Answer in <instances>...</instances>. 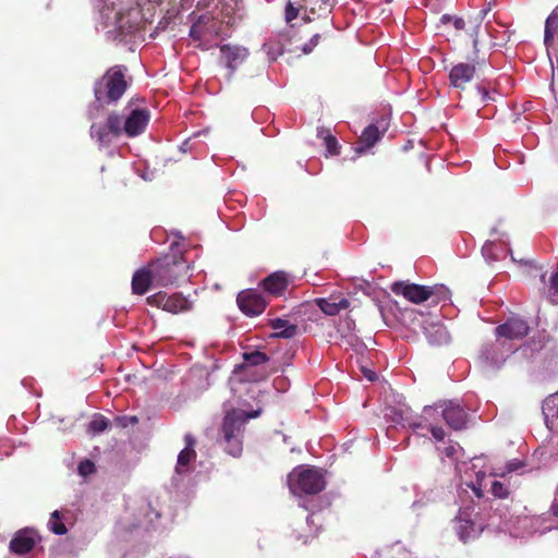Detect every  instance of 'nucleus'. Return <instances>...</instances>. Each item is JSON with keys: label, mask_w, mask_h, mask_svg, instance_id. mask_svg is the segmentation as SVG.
I'll return each mask as SVG.
<instances>
[{"label": "nucleus", "mask_w": 558, "mask_h": 558, "mask_svg": "<svg viewBox=\"0 0 558 558\" xmlns=\"http://www.w3.org/2000/svg\"><path fill=\"white\" fill-rule=\"evenodd\" d=\"M478 27H480V24H475L474 25V28L471 33V36L473 38V48H474V51L477 52V46H478Z\"/></svg>", "instance_id": "ea45409f"}, {"label": "nucleus", "mask_w": 558, "mask_h": 558, "mask_svg": "<svg viewBox=\"0 0 558 558\" xmlns=\"http://www.w3.org/2000/svg\"><path fill=\"white\" fill-rule=\"evenodd\" d=\"M363 371V374L364 376L369 380V381H374L376 378H377V375L375 372L371 371V369H366V368H362Z\"/></svg>", "instance_id": "a18cd8bd"}, {"label": "nucleus", "mask_w": 558, "mask_h": 558, "mask_svg": "<svg viewBox=\"0 0 558 558\" xmlns=\"http://www.w3.org/2000/svg\"><path fill=\"white\" fill-rule=\"evenodd\" d=\"M146 302L155 307L162 308L166 312L178 314L191 308L190 301L181 293L168 295L166 292L159 291L146 299Z\"/></svg>", "instance_id": "423d86ee"}, {"label": "nucleus", "mask_w": 558, "mask_h": 558, "mask_svg": "<svg viewBox=\"0 0 558 558\" xmlns=\"http://www.w3.org/2000/svg\"><path fill=\"white\" fill-rule=\"evenodd\" d=\"M546 299L551 304H558V271H555L549 277V286L545 292Z\"/></svg>", "instance_id": "c85d7f7f"}, {"label": "nucleus", "mask_w": 558, "mask_h": 558, "mask_svg": "<svg viewBox=\"0 0 558 558\" xmlns=\"http://www.w3.org/2000/svg\"><path fill=\"white\" fill-rule=\"evenodd\" d=\"M290 490L295 495H315L325 488V478L316 469H294L288 476Z\"/></svg>", "instance_id": "7ed1b4c3"}, {"label": "nucleus", "mask_w": 558, "mask_h": 558, "mask_svg": "<svg viewBox=\"0 0 558 558\" xmlns=\"http://www.w3.org/2000/svg\"><path fill=\"white\" fill-rule=\"evenodd\" d=\"M151 284L155 286V278H153L150 264L134 272L132 277V291L134 294H145Z\"/></svg>", "instance_id": "f3484780"}, {"label": "nucleus", "mask_w": 558, "mask_h": 558, "mask_svg": "<svg viewBox=\"0 0 558 558\" xmlns=\"http://www.w3.org/2000/svg\"><path fill=\"white\" fill-rule=\"evenodd\" d=\"M245 417L240 412H228L223 418L221 433L226 451L232 457H239L243 450V430Z\"/></svg>", "instance_id": "20e7f679"}, {"label": "nucleus", "mask_w": 558, "mask_h": 558, "mask_svg": "<svg viewBox=\"0 0 558 558\" xmlns=\"http://www.w3.org/2000/svg\"><path fill=\"white\" fill-rule=\"evenodd\" d=\"M149 118L150 114L147 109H133L124 120L122 119V132L129 137L142 134L148 124Z\"/></svg>", "instance_id": "9d476101"}, {"label": "nucleus", "mask_w": 558, "mask_h": 558, "mask_svg": "<svg viewBox=\"0 0 558 558\" xmlns=\"http://www.w3.org/2000/svg\"><path fill=\"white\" fill-rule=\"evenodd\" d=\"M530 327L527 323L519 317H510L495 329L498 338L507 340L522 339L527 336Z\"/></svg>", "instance_id": "9b49d317"}, {"label": "nucleus", "mask_w": 558, "mask_h": 558, "mask_svg": "<svg viewBox=\"0 0 558 558\" xmlns=\"http://www.w3.org/2000/svg\"><path fill=\"white\" fill-rule=\"evenodd\" d=\"M490 492L497 498H507L509 495L508 488L499 481L492 483Z\"/></svg>", "instance_id": "72a5a7b5"}, {"label": "nucleus", "mask_w": 558, "mask_h": 558, "mask_svg": "<svg viewBox=\"0 0 558 558\" xmlns=\"http://www.w3.org/2000/svg\"><path fill=\"white\" fill-rule=\"evenodd\" d=\"M475 65L460 62L454 64L449 72L450 86L458 89H464L475 75Z\"/></svg>", "instance_id": "4468645a"}, {"label": "nucleus", "mask_w": 558, "mask_h": 558, "mask_svg": "<svg viewBox=\"0 0 558 558\" xmlns=\"http://www.w3.org/2000/svg\"><path fill=\"white\" fill-rule=\"evenodd\" d=\"M332 0H301V8H303L304 20L311 21L307 13L323 15L329 13L332 9Z\"/></svg>", "instance_id": "aec40b11"}, {"label": "nucleus", "mask_w": 558, "mask_h": 558, "mask_svg": "<svg viewBox=\"0 0 558 558\" xmlns=\"http://www.w3.org/2000/svg\"><path fill=\"white\" fill-rule=\"evenodd\" d=\"M320 39V35L319 34H315L308 43L304 44L303 47H302V51L305 53V54H308L311 53L314 48L318 45V41Z\"/></svg>", "instance_id": "e433bc0d"}, {"label": "nucleus", "mask_w": 558, "mask_h": 558, "mask_svg": "<svg viewBox=\"0 0 558 558\" xmlns=\"http://www.w3.org/2000/svg\"><path fill=\"white\" fill-rule=\"evenodd\" d=\"M220 52L226 66L230 70L229 77L233 75L234 71L246 60L248 56L247 49L231 45L220 46Z\"/></svg>", "instance_id": "2eb2a0df"}, {"label": "nucleus", "mask_w": 558, "mask_h": 558, "mask_svg": "<svg viewBox=\"0 0 558 558\" xmlns=\"http://www.w3.org/2000/svg\"><path fill=\"white\" fill-rule=\"evenodd\" d=\"M545 277H546V274H542V275H541V281H542L544 284L546 283Z\"/></svg>", "instance_id": "3c124183"}, {"label": "nucleus", "mask_w": 558, "mask_h": 558, "mask_svg": "<svg viewBox=\"0 0 558 558\" xmlns=\"http://www.w3.org/2000/svg\"><path fill=\"white\" fill-rule=\"evenodd\" d=\"M243 359L248 365L252 366L262 365L269 361L268 355L258 350L243 353Z\"/></svg>", "instance_id": "c756f323"}, {"label": "nucleus", "mask_w": 558, "mask_h": 558, "mask_svg": "<svg viewBox=\"0 0 558 558\" xmlns=\"http://www.w3.org/2000/svg\"><path fill=\"white\" fill-rule=\"evenodd\" d=\"M149 264L156 287L179 284L187 278L190 266L181 253L163 255Z\"/></svg>", "instance_id": "f257e3e1"}, {"label": "nucleus", "mask_w": 558, "mask_h": 558, "mask_svg": "<svg viewBox=\"0 0 558 558\" xmlns=\"http://www.w3.org/2000/svg\"><path fill=\"white\" fill-rule=\"evenodd\" d=\"M550 510H551L553 515L555 518H558V492L556 493V497L554 499Z\"/></svg>", "instance_id": "49530a36"}, {"label": "nucleus", "mask_w": 558, "mask_h": 558, "mask_svg": "<svg viewBox=\"0 0 558 558\" xmlns=\"http://www.w3.org/2000/svg\"><path fill=\"white\" fill-rule=\"evenodd\" d=\"M138 423V418L136 416H126V415H123V416H118L116 418V424L117 426L121 427V428H125L128 427L129 425H135Z\"/></svg>", "instance_id": "c9c22d12"}, {"label": "nucleus", "mask_w": 558, "mask_h": 558, "mask_svg": "<svg viewBox=\"0 0 558 558\" xmlns=\"http://www.w3.org/2000/svg\"><path fill=\"white\" fill-rule=\"evenodd\" d=\"M445 453L447 457H453L456 453V449L453 446H449L445 448Z\"/></svg>", "instance_id": "de8ad7c7"}, {"label": "nucleus", "mask_w": 558, "mask_h": 558, "mask_svg": "<svg viewBox=\"0 0 558 558\" xmlns=\"http://www.w3.org/2000/svg\"><path fill=\"white\" fill-rule=\"evenodd\" d=\"M184 441H185V448H193L194 449V447L196 445V439L194 438L193 435L186 434L184 436Z\"/></svg>", "instance_id": "37998d69"}, {"label": "nucleus", "mask_w": 558, "mask_h": 558, "mask_svg": "<svg viewBox=\"0 0 558 558\" xmlns=\"http://www.w3.org/2000/svg\"><path fill=\"white\" fill-rule=\"evenodd\" d=\"M36 533L32 529H23L17 531L10 541L9 548L15 555H25L29 553L36 545Z\"/></svg>", "instance_id": "ddd939ff"}, {"label": "nucleus", "mask_w": 558, "mask_h": 558, "mask_svg": "<svg viewBox=\"0 0 558 558\" xmlns=\"http://www.w3.org/2000/svg\"><path fill=\"white\" fill-rule=\"evenodd\" d=\"M300 12H303V8H301V2L298 5H294L293 2L289 1L286 5V21L288 23L295 20Z\"/></svg>", "instance_id": "2f4dec72"}, {"label": "nucleus", "mask_w": 558, "mask_h": 558, "mask_svg": "<svg viewBox=\"0 0 558 558\" xmlns=\"http://www.w3.org/2000/svg\"><path fill=\"white\" fill-rule=\"evenodd\" d=\"M236 303L239 308L247 316H257L262 314L267 306L265 298L253 289L241 291L238 294Z\"/></svg>", "instance_id": "1a4fd4ad"}, {"label": "nucleus", "mask_w": 558, "mask_h": 558, "mask_svg": "<svg viewBox=\"0 0 558 558\" xmlns=\"http://www.w3.org/2000/svg\"><path fill=\"white\" fill-rule=\"evenodd\" d=\"M122 134V117L116 112H111L104 123L90 125V136L100 145H109Z\"/></svg>", "instance_id": "39448f33"}, {"label": "nucleus", "mask_w": 558, "mask_h": 558, "mask_svg": "<svg viewBox=\"0 0 558 558\" xmlns=\"http://www.w3.org/2000/svg\"><path fill=\"white\" fill-rule=\"evenodd\" d=\"M391 291L396 295H402L405 300L414 304H421L433 296V292L429 291L428 286L410 283L408 281L392 283Z\"/></svg>", "instance_id": "6e6552de"}, {"label": "nucleus", "mask_w": 558, "mask_h": 558, "mask_svg": "<svg viewBox=\"0 0 558 558\" xmlns=\"http://www.w3.org/2000/svg\"><path fill=\"white\" fill-rule=\"evenodd\" d=\"M558 34V12H553L545 21L544 44L546 48L554 45L555 36Z\"/></svg>", "instance_id": "5701e85b"}, {"label": "nucleus", "mask_w": 558, "mask_h": 558, "mask_svg": "<svg viewBox=\"0 0 558 558\" xmlns=\"http://www.w3.org/2000/svg\"><path fill=\"white\" fill-rule=\"evenodd\" d=\"M77 470L82 476H88V475L95 473L96 466L92 460L85 459L80 462Z\"/></svg>", "instance_id": "f704fd0d"}, {"label": "nucleus", "mask_w": 558, "mask_h": 558, "mask_svg": "<svg viewBox=\"0 0 558 558\" xmlns=\"http://www.w3.org/2000/svg\"><path fill=\"white\" fill-rule=\"evenodd\" d=\"M110 425V421L101 415V414H95L93 420L88 424V432L93 434H100L105 432Z\"/></svg>", "instance_id": "bb28decb"}, {"label": "nucleus", "mask_w": 558, "mask_h": 558, "mask_svg": "<svg viewBox=\"0 0 558 558\" xmlns=\"http://www.w3.org/2000/svg\"><path fill=\"white\" fill-rule=\"evenodd\" d=\"M231 412H240V413H242L244 415V417H245V423L247 422V420L257 417L259 415V411L245 412V411H242V410H232Z\"/></svg>", "instance_id": "a19ab883"}, {"label": "nucleus", "mask_w": 558, "mask_h": 558, "mask_svg": "<svg viewBox=\"0 0 558 558\" xmlns=\"http://www.w3.org/2000/svg\"><path fill=\"white\" fill-rule=\"evenodd\" d=\"M196 458L195 449L193 448H184L180 451L178 456V462L175 466V471L178 473H182V468L187 466L192 460Z\"/></svg>", "instance_id": "cd10ccee"}, {"label": "nucleus", "mask_w": 558, "mask_h": 558, "mask_svg": "<svg viewBox=\"0 0 558 558\" xmlns=\"http://www.w3.org/2000/svg\"><path fill=\"white\" fill-rule=\"evenodd\" d=\"M317 136L324 140V144L327 150V156H338L340 155L341 146L336 138V136L331 135L328 130L319 129L317 131Z\"/></svg>", "instance_id": "b1692460"}, {"label": "nucleus", "mask_w": 558, "mask_h": 558, "mask_svg": "<svg viewBox=\"0 0 558 558\" xmlns=\"http://www.w3.org/2000/svg\"><path fill=\"white\" fill-rule=\"evenodd\" d=\"M409 426L414 430L417 432L421 428L426 427L427 425L423 421H413L409 423Z\"/></svg>", "instance_id": "c03bdc74"}, {"label": "nucleus", "mask_w": 558, "mask_h": 558, "mask_svg": "<svg viewBox=\"0 0 558 558\" xmlns=\"http://www.w3.org/2000/svg\"><path fill=\"white\" fill-rule=\"evenodd\" d=\"M290 283L289 276L284 271H276L262 281L264 290L272 296L282 295Z\"/></svg>", "instance_id": "dca6fc26"}, {"label": "nucleus", "mask_w": 558, "mask_h": 558, "mask_svg": "<svg viewBox=\"0 0 558 558\" xmlns=\"http://www.w3.org/2000/svg\"><path fill=\"white\" fill-rule=\"evenodd\" d=\"M383 136V133L375 124H369L364 129L362 135L355 144L354 151L357 156L366 153L372 148Z\"/></svg>", "instance_id": "a211bd4d"}, {"label": "nucleus", "mask_w": 558, "mask_h": 558, "mask_svg": "<svg viewBox=\"0 0 558 558\" xmlns=\"http://www.w3.org/2000/svg\"><path fill=\"white\" fill-rule=\"evenodd\" d=\"M441 415L449 427L460 430L465 427L468 414L464 409L453 401H445L440 405Z\"/></svg>", "instance_id": "f8f14e48"}, {"label": "nucleus", "mask_w": 558, "mask_h": 558, "mask_svg": "<svg viewBox=\"0 0 558 558\" xmlns=\"http://www.w3.org/2000/svg\"><path fill=\"white\" fill-rule=\"evenodd\" d=\"M429 291L433 292L434 302L439 303L441 301L449 300L450 291L445 286H434L429 287Z\"/></svg>", "instance_id": "7c9ffc66"}, {"label": "nucleus", "mask_w": 558, "mask_h": 558, "mask_svg": "<svg viewBox=\"0 0 558 558\" xmlns=\"http://www.w3.org/2000/svg\"><path fill=\"white\" fill-rule=\"evenodd\" d=\"M64 515L59 510H54L50 514V519L48 521V529L56 535H64L68 532V529L63 522Z\"/></svg>", "instance_id": "a878e982"}, {"label": "nucleus", "mask_w": 558, "mask_h": 558, "mask_svg": "<svg viewBox=\"0 0 558 558\" xmlns=\"http://www.w3.org/2000/svg\"><path fill=\"white\" fill-rule=\"evenodd\" d=\"M440 21L442 24L451 23L457 31L463 29L465 27V22L462 17L444 14Z\"/></svg>", "instance_id": "473e14b6"}, {"label": "nucleus", "mask_w": 558, "mask_h": 558, "mask_svg": "<svg viewBox=\"0 0 558 558\" xmlns=\"http://www.w3.org/2000/svg\"><path fill=\"white\" fill-rule=\"evenodd\" d=\"M435 411V409L433 407H425L423 412H424V418L426 420L427 416H430L432 413Z\"/></svg>", "instance_id": "09e8293b"}, {"label": "nucleus", "mask_w": 558, "mask_h": 558, "mask_svg": "<svg viewBox=\"0 0 558 558\" xmlns=\"http://www.w3.org/2000/svg\"><path fill=\"white\" fill-rule=\"evenodd\" d=\"M315 302L320 311L329 316L339 314L340 311L347 310L350 305L349 300L342 296L320 298L316 299Z\"/></svg>", "instance_id": "6ab92c4d"}, {"label": "nucleus", "mask_w": 558, "mask_h": 558, "mask_svg": "<svg viewBox=\"0 0 558 558\" xmlns=\"http://www.w3.org/2000/svg\"><path fill=\"white\" fill-rule=\"evenodd\" d=\"M477 93L481 95V101L482 102H486V101L493 99L489 96V93L487 92V89L484 88V87H477Z\"/></svg>", "instance_id": "79ce46f5"}, {"label": "nucleus", "mask_w": 558, "mask_h": 558, "mask_svg": "<svg viewBox=\"0 0 558 558\" xmlns=\"http://www.w3.org/2000/svg\"><path fill=\"white\" fill-rule=\"evenodd\" d=\"M458 534L460 539L466 543L468 541L477 536L478 530L474 522L460 519L458 525Z\"/></svg>", "instance_id": "393cba45"}, {"label": "nucleus", "mask_w": 558, "mask_h": 558, "mask_svg": "<svg viewBox=\"0 0 558 558\" xmlns=\"http://www.w3.org/2000/svg\"><path fill=\"white\" fill-rule=\"evenodd\" d=\"M269 326L275 330L271 335L274 338L291 339L296 336L299 327L295 324H290L282 318H274L269 320Z\"/></svg>", "instance_id": "412c9836"}, {"label": "nucleus", "mask_w": 558, "mask_h": 558, "mask_svg": "<svg viewBox=\"0 0 558 558\" xmlns=\"http://www.w3.org/2000/svg\"><path fill=\"white\" fill-rule=\"evenodd\" d=\"M190 36L193 40H201L204 36V31L198 23H194L190 28Z\"/></svg>", "instance_id": "4c0bfd02"}, {"label": "nucleus", "mask_w": 558, "mask_h": 558, "mask_svg": "<svg viewBox=\"0 0 558 558\" xmlns=\"http://www.w3.org/2000/svg\"><path fill=\"white\" fill-rule=\"evenodd\" d=\"M138 12L137 11H132L130 12L129 14H126V16H138Z\"/></svg>", "instance_id": "8fccbe9b"}, {"label": "nucleus", "mask_w": 558, "mask_h": 558, "mask_svg": "<svg viewBox=\"0 0 558 558\" xmlns=\"http://www.w3.org/2000/svg\"><path fill=\"white\" fill-rule=\"evenodd\" d=\"M428 342L433 345H441L449 341V335L442 325L432 324L425 328Z\"/></svg>", "instance_id": "4be33fe9"}, {"label": "nucleus", "mask_w": 558, "mask_h": 558, "mask_svg": "<svg viewBox=\"0 0 558 558\" xmlns=\"http://www.w3.org/2000/svg\"><path fill=\"white\" fill-rule=\"evenodd\" d=\"M428 428L433 435V437L438 440V441H441L444 440L446 434H445V430L442 429V427L440 426H435V425H432L429 424L428 425Z\"/></svg>", "instance_id": "58836bf2"}, {"label": "nucleus", "mask_w": 558, "mask_h": 558, "mask_svg": "<svg viewBox=\"0 0 558 558\" xmlns=\"http://www.w3.org/2000/svg\"><path fill=\"white\" fill-rule=\"evenodd\" d=\"M125 70L124 66L114 65L96 81L94 95L99 106L117 102L125 93L128 87Z\"/></svg>", "instance_id": "f03ea898"}, {"label": "nucleus", "mask_w": 558, "mask_h": 558, "mask_svg": "<svg viewBox=\"0 0 558 558\" xmlns=\"http://www.w3.org/2000/svg\"><path fill=\"white\" fill-rule=\"evenodd\" d=\"M513 351L512 345L497 337L495 341L486 343L481 351V359L489 366L499 368Z\"/></svg>", "instance_id": "0eeeda50"}]
</instances>
